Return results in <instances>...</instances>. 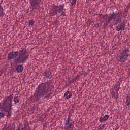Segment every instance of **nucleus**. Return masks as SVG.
<instances>
[{
    "label": "nucleus",
    "instance_id": "nucleus-1",
    "mask_svg": "<svg viewBox=\"0 0 130 130\" xmlns=\"http://www.w3.org/2000/svg\"><path fill=\"white\" fill-rule=\"evenodd\" d=\"M54 90L53 86H50V83L48 82L41 83L36 88L34 95L29 98L30 101H39L40 99H48L52 94L51 91Z\"/></svg>",
    "mask_w": 130,
    "mask_h": 130
},
{
    "label": "nucleus",
    "instance_id": "nucleus-2",
    "mask_svg": "<svg viewBox=\"0 0 130 130\" xmlns=\"http://www.w3.org/2000/svg\"><path fill=\"white\" fill-rule=\"evenodd\" d=\"M27 50L23 48L18 51H12L10 52L7 56L8 60H12L15 64H21L25 63V61L29 58V55H26Z\"/></svg>",
    "mask_w": 130,
    "mask_h": 130
},
{
    "label": "nucleus",
    "instance_id": "nucleus-3",
    "mask_svg": "<svg viewBox=\"0 0 130 130\" xmlns=\"http://www.w3.org/2000/svg\"><path fill=\"white\" fill-rule=\"evenodd\" d=\"M13 100V94L4 98V99L0 103V111L7 112V117L12 115V110L13 109L12 101Z\"/></svg>",
    "mask_w": 130,
    "mask_h": 130
},
{
    "label": "nucleus",
    "instance_id": "nucleus-4",
    "mask_svg": "<svg viewBox=\"0 0 130 130\" xmlns=\"http://www.w3.org/2000/svg\"><path fill=\"white\" fill-rule=\"evenodd\" d=\"M70 3L68 2L64 7V4L60 5H53L52 7L49 11V15L52 17L56 16L57 14H60V17L63 16L66 17L67 13L66 12V9L70 8ZM65 8V9H64Z\"/></svg>",
    "mask_w": 130,
    "mask_h": 130
},
{
    "label": "nucleus",
    "instance_id": "nucleus-5",
    "mask_svg": "<svg viewBox=\"0 0 130 130\" xmlns=\"http://www.w3.org/2000/svg\"><path fill=\"white\" fill-rule=\"evenodd\" d=\"M119 56V61L125 62L127 60V57L129 56V49L127 47L124 48Z\"/></svg>",
    "mask_w": 130,
    "mask_h": 130
},
{
    "label": "nucleus",
    "instance_id": "nucleus-6",
    "mask_svg": "<svg viewBox=\"0 0 130 130\" xmlns=\"http://www.w3.org/2000/svg\"><path fill=\"white\" fill-rule=\"evenodd\" d=\"M71 121V117L68 116L67 119L66 121L64 128L65 130H73L74 122H70Z\"/></svg>",
    "mask_w": 130,
    "mask_h": 130
},
{
    "label": "nucleus",
    "instance_id": "nucleus-7",
    "mask_svg": "<svg viewBox=\"0 0 130 130\" xmlns=\"http://www.w3.org/2000/svg\"><path fill=\"white\" fill-rule=\"evenodd\" d=\"M119 14V11H118V10H115L114 12H113V14H111V16H108V15L107 19L108 23H110L112 20H113L114 22H115L116 17H117Z\"/></svg>",
    "mask_w": 130,
    "mask_h": 130
},
{
    "label": "nucleus",
    "instance_id": "nucleus-8",
    "mask_svg": "<svg viewBox=\"0 0 130 130\" xmlns=\"http://www.w3.org/2000/svg\"><path fill=\"white\" fill-rule=\"evenodd\" d=\"M116 30L118 32H119V31H124L125 30V22H121L120 24L116 26Z\"/></svg>",
    "mask_w": 130,
    "mask_h": 130
},
{
    "label": "nucleus",
    "instance_id": "nucleus-9",
    "mask_svg": "<svg viewBox=\"0 0 130 130\" xmlns=\"http://www.w3.org/2000/svg\"><path fill=\"white\" fill-rule=\"evenodd\" d=\"M29 3L31 7L34 8L39 6V4H40V1L39 0H29Z\"/></svg>",
    "mask_w": 130,
    "mask_h": 130
},
{
    "label": "nucleus",
    "instance_id": "nucleus-10",
    "mask_svg": "<svg viewBox=\"0 0 130 130\" xmlns=\"http://www.w3.org/2000/svg\"><path fill=\"white\" fill-rule=\"evenodd\" d=\"M44 75L46 79H51L52 78V73L49 70H45Z\"/></svg>",
    "mask_w": 130,
    "mask_h": 130
},
{
    "label": "nucleus",
    "instance_id": "nucleus-11",
    "mask_svg": "<svg viewBox=\"0 0 130 130\" xmlns=\"http://www.w3.org/2000/svg\"><path fill=\"white\" fill-rule=\"evenodd\" d=\"M23 70H24V68L23 67V65L17 64L16 66L15 71H16L17 73H23Z\"/></svg>",
    "mask_w": 130,
    "mask_h": 130
},
{
    "label": "nucleus",
    "instance_id": "nucleus-12",
    "mask_svg": "<svg viewBox=\"0 0 130 130\" xmlns=\"http://www.w3.org/2000/svg\"><path fill=\"white\" fill-rule=\"evenodd\" d=\"M72 96H73V94L70 91H67L64 94V97L66 99H70V98H72Z\"/></svg>",
    "mask_w": 130,
    "mask_h": 130
},
{
    "label": "nucleus",
    "instance_id": "nucleus-13",
    "mask_svg": "<svg viewBox=\"0 0 130 130\" xmlns=\"http://www.w3.org/2000/svg\"><path fill=\"white\" fill-rule=\"evenodd\" d=\"M109 118V115H105L104 117H101L100 118V121L101 122H104V121H106L107 119Z\"/></svg>",
    "mask_w": 130,
    "mask_h": 130
},
{
    "label": "nucleus",
    "instance_id": "nucleus-14",
    "mask_svg": "<svg viewBox=\"0 0 130 130\" xmlns=\"http://www.w3.org/2000/svg\"><path fill=\"white\" fill-rule=\"evenodd\" d=\"M118 84H115L114 88L116 89L115 91L116 92V95H118V91H119V89H120V83L119 82Z\"/></svg>",
    "mask_w": 130,
    "mask_h": 130
},
{
    "label": "nucleus",
    "instance_id": "nucleus-15",
    "mask_svg": "<svg viewBox=\"0 0 130 130\" xmlns=\"http://www.w3.org/2000/svg\"><path fill=\"white\" fill-rule=\"evenodd\" d=\"M5 16V13H4V8L2 7V3H0V18H3Z\"/></svg>",
    "mask_w": 130,
    "mask_h": 130
},
{
    "label": "nucleus",
    "instance_id": "nucleus-16",
    "mask_svg": "<svg viewBox=\"0 0 130 130\" xmlns=\"http://www.w3.org/2000/svg\"><path fill=\"white\" fill-rule=\"evenodd\" d=\"M117 17H118V18H116L115 20V25L116 24H118V22H119L120 20H121V18H120V14H119H119L118 16H117Z\"/></svg>",
    "mask_w": 130,
    "mask_h": 130
},
{
    "label": "nucleus",
    "instance_id": "nucleus-17",
    "mask_svg": "<svg viewBox=\"0 0 130 130\" xmlns=\"http://www.w3.org/2000/svg\"><path fill=\"white\" fill-rule=\"evenodd\" d=\"M13 101L15 104H17V103H19V102H20V99L19 98V96L14 97Z\"/></svg>",
    "mask_w": 130,
    "mask_h": 130
},
{
    "label": "nucleus",
    "instance_id": "nucleus-18",
    "mask_svg": "<svg viewBox=\"0 0 130 130\" xmlns=\"http://www.w3.org/2000/svg\"><path fill=\"white\" fill-rule=\"evenodd\" d=\"M108 15L105 14L104 16H102L103 18V23L104 22H108V19H107Z\"/></svg>",
    "mask_w": 130,
    "mask_h": 130
},
{
    "label": "nucleus",
    "instance_id": "nucleus-19",
    "mask_svg": "<svg viewBox=\"0 0 130 130\" xmlns=\"http://www.w3.org/2000/svg\"><path fill=\"white\" fill-rule=\"evenodd\" d=\"M19 126H18V127H20V128H21V129L26 130V125H25V124L23 125L22 123H20Z\"/></svg>",
    "mask_w": 130,
    "mask_h": 130
},
{
    "label": "nucleus",
    "instance_id": "nucleus-20",
    "mask_svg": "<svg viewBox=\"0 0 130 130\" xmlns=\"http://www.w3.org/2000/svg\"><path fill=\"white\" fill-rule=\"evenodd\" d=\"M34 23H35V21H34V20L32 19L28 21V25L29 26H34Z\"/></svg>",
    "mask_w": 130,
    "mask_h": 130
},
{
    "label": "nucleus",
    "instance_id": "nucleus-21",
    "mask_svg": "<svg viewBox=\"0 0 130 130\" xmlns=\"http://www.w3.org/2000/svg\"><path fill=\"white\" fill-rule=\"evenodd\" d=\"M104 24H103V28L104 29H105V28H106V27H107L108 26V24H109L108 22H104Z\"/></svg>",
    "mask_w": 130,
    "mask_h": 130
},
{
    "label": "nucleus",
    "instance_id": "nucleus-22",
    "mask_svg": "<svg viewBox=\"0 0 130 130\" xmlns=\"http://www.w3.org/2000/svg\"><path fill=\"white\" fill-rule=\"evenodd\" d=\"M5 113L2 112H0V119L1 118H3L4 117H5Z\"/></svg>",
    "mask_w": 130,
    "mask_h": 130
},
{
    "label": "nucleus",
    "instance_id": "nucleus-23",
    "mask_svg": "<svg viewBox=\"0 0 130 130\" xmlns=\"http://www.w3.org/2000/svg\"><path fill=\"white\" fill-rule=\"evenodd\" d=\"M76 2H77V0H72V1L71 3L72 7H73V6H74L75 4H76Z\"/></svg>",
    "mask_w": 130,
    "mask_h": 130
},
{
    "label": "nucleus",
    "instance_id": "nucleus-24",
    "mask_svg": "<svg viewBox=\"0 0 130 130\" xmlns=\"http://www.w3.org/2000/svg\"><path fill=\"white\" fill-rule=\"evenodd\" d=\"M5 130H13V127L8 126V127L5 128Z\"/></svg>",
    "mask_w": 130,
    "mask_h": 130
},
{
    "label": "nucleus",
    "instance_id": "nucleus-25",
    "mask_svg": "<svg viewBox=\"0 0 130 130\" xmlns=\"http://www.w3.org/2000/svg\"><path fill=\"white\" fill-rule=\"evenodd\" d=\"M31 111H34V110H36V108H35V107H32V108H31Z\"/></svg>",
    "mask_w": 130,
    "mask_h": 130
},
{
    "label": "nucleus",
    "instance_id": "nucleus-26",
    "mask_svg": "<svg viewBox=\"0 0 130 130\" xmlns=\"http://www.w3.org/2000/svg\"><path fill=\"white\" fill-rule=\"evenodd\" d=\"M80 76H81V75H79V76H76L75 79L76 80H79V79H80Z\"/></svg>",
    "mask_w": 130,
    "mask_h": 130
},
{
    "label": "nucleus",
    "instance_id": "nucleus-27",
    "mask_svg": "<svg viewBox=\"0 0 130 130\" xmlns=\"http://www.w3.org/2000/svg\"><path fill=\"white\" fill-rule=\"evenodd\" d=\"M124 13H128V9H127L126 8H125V9L124 10Z\"/></svg>",
    "mask_w": 130,
    "mask_h": 130
},
{
    "label": "nucleus",
    "instance_id": "nucleus-28",
    "mask_svg": "<svg viewBox=\"0 0 130 130\" xmlns=\"http://www.w3.org/2000/svg\"><path fill=\"white\" fill-rule=\"evenodd\" d=\"M30 12H33L34 11V8H32V6L30 7Z\"/></svg>",
    "mask_w": 130,
    "mask_h": 130
},
{
    "label": "nucleus",
    "instance_id": "nucleus-29",
    "mask_svg": "<svg viewBox=\"0 0 130 130\" xmlns=\"http://www.w3.org/2000/svg\"><path fill=\"white\" fill-rule=\"evenodd\" d=\"M112 98H114V97H115V92H114L112 93Z\"/></svg>",
    "mask_w": 130,
    "mask_h": 130
},
{
    "label": "nucleus",
    "instance_id": "nucleus-30",
    "mask_svg": "<svg viewBox=\"0 0 130 130\" xmlns=\"http://www.w3.org/2000/svg\"><path fill=\"white\" fill-rule=\"evenodd\" d=\"M54 24H57V18L56 20H55L53 22Z\"/></svg>",
    "mask_w": 130,
    "mask_h": 130
},
{
    "label": "nucleus",
    "instance_id": "nucleus-31",
    "mask_svg": "<svg viewBox=\"0 0 130 130\" xmlns=\"http://www.w3.org/2000/svg\"><path fill=\"white\" fill-rule=\"evenodd\" d=\"M4 72H3V70L0 71V77L1 76H2V74Z\"/></svg>",
    "mask_w": 130,
    "mask_h": 130
},
{
    "label": "nucleus",
    "instance_id": "nucleus-32",
    "mask_svg": "<svg viewBox=\"0 0 130 130\" xmlns=\"http://www.w3.org/2000/svg\"><path fill=\"white\" fill-rule=\"evenodd\" d=\"M11 69H12L13 72L15 71V68L14 67L12 68Z\"/></svg>",
    "mask_w": 130,
    "mask_h": 130
},
{
    "label": "nucleus",
    "instance_id": "nucleus-33",
    "mask_svg": "<svg viewBox=\"0 0 130 130\" xmlns=\"http://www.w3.org/2000/svg\"><path fill=\"white\" fill-rule=\"evenodd\" d=\"M129 8H130V6H128L126 7V9H127V10H128V9H129Z\"/></svg>",
    "mask_w": 130,
    "mask_h": 130
},
{
    "label": "nucleus",
    "instance_id": "nucleus-34",
    "mask_svg": "<svg viewBox=\"0 0 130 130\" xmlns=\"http://www.w3.org/2000/svg\"><path fill=\"white\" fill-rule=\"evenodd\" d=\"M98 15L100 16V17H102V16H104V15H102V14H98Z\"/></svg>",
    "mask_w": 130,
    "mask_h": 130
},
{
    "label": "nucleus",
    "instance_id": "nucleus-35",
    "mask_svg": "<svg viewBox=\"0 0 130 130\" xmlns=\"http://www.w3.org/2000/svg\"><path fill=\"white\" fill-rule=\"evenodd\" d=\"M101 19H103V17H102V16H100V21L101 20Z\"/></svg>",
    "mask_w": 130,
    "mask_h": 130
},
{
    "label": "nucleus",
    "instance_id": "nucleus-36",
    "mask_svg": "<svg viewBox=\"0 0 130 130\" xmlns=\"http://www.w3.org/2000/svg\"><path fill=\"white\" fill-rule=\"evenodd\" d=\"M98 27H99V24H97L96 25H95L96 28H98Z\"/></svg>",
    "mask_w": 130,
    "mask_h": 130
},
{
    "label": "nucleus",
    "instance_id": "nucleus-37",
    "mask_svg": "<svg viewBox=\"0 0 130 130\" xmlns=\"http://www.w3.org/2000/svg\"><path fill=\"white\" fill-rule=\"evenodd\" d=\"M126 16H127V13H126L124 17V18H125V17H126Z\"/></svg>",
    "mask_w": 130,
    "mask_h": 130
},
{
    "label": "nucleus",
    "instance_id": "nucleus-38",
    "mask_svg": "<svg viewBox=\"0 0 130 130\" xmlns=\"http://www.w3.org/2000/svg\"><path fill=\"white\" fill-rule=\"evenodd\" d=\"M102 127H104L105 126V124H103V125H102Z\"/></svg>",
    "mask_w": 130,
    "mask_h": 130
},
{
    "label": "nucleus",
    "instance_id": "nucleus-39",
    "mask_svg": "<svg viewBox=\"0 0 130 130\" xmlns=\"http://www.w3.org/2000/svg\"><path fill=\"white\" fill-rule=\"evenodd\" d=\"M16 130H21V129H20V127H18V129H17Z\"/></svg>",
    "mask_w": 130,
    "mask_h": 130
},
{
    "label": "nucleus",
    "instance_id": "nucleus-40",
    "mask_svg": "<svg viewBox=\"0 0 130 130\" xmlns=\"http://www.w3.org/2000/svg\"><path fill=\"white\" fill-rule=\"evenodd\" d=\"M99 130H100V129H102V127H100V128H99Z\"/></svg>",
    "mask_w": 130,
    "mask_h": 130
},
{
    "label": "nucleus",
    "instance_id": "nucleus-41",
    "mask_svg": "<svg viewBox=\"0 0 130 130\" xmlns=\"http://www.w3.org/2000/svg\"><path fill=\"white\" fill-rule=\"evenodd\" d=\"M70 83H74V81H70Z\"/></svg>",
    "mask_w": 130,
    "mask_h": 130
},
{
    "label": "nucleus",
    "instance_id": "nucleus-42",
    "mask_svg": "<svg viewBox=\"0 0 130 130\" xmlns=\"http://www.w3.org/2000/svg\"><path fill=\"white\" fill-rule=\"evenodd\" d=\"M71 110H72V112H74V109H72Z\"/></svg>",
    "mask_w": 130,
    "mask_h": 130
},
{
    "label": "nucleus",
    "instance_id": "nucleus-43",
    "mask_svg": "<svg viewBox=\"0 0 130 130\" xmlns=\"http://www.w3.org/2000/svg\"><path fill=\"white\" fill-rule=\"evenodd\" d=\"M28 11H31V9L29 8V9H28Z\"/></svg>",
    "mask_w": 130,
    "mask_h": 130
},
{
    "label": "nucleus",
    "instance_id": "nucleus-44",
    "mask_svg": "<svg viewBox=\"0 0 130 130\" xmlns=\"http://www.w3.org/2000/svg\"><path fill=\"white\" fill-rule=\"evenodd\" d=\"M2 3H3V0H2V1H1L0 4H2Z\"/></svg>",
    "mask_w": 130,
    "mask_h": 130
},
{
    "label": "nucleus",
    "instance_id": "nucleus-45",
    "mask_svg": "<svg viewBox=\"0 0 130 130\" xmlns=\"http://www.w3.org/2000/svg\"><path fill=\"white\" fill-rule=\"evenodd\" d=\"M118 97V95H117V96H116V99H117V98Z\"/></svg>",
    "mask_w": 130,
    "mask_h": 130
},
{
    "label": "nucleus",
    "instance_id": "nucleus-46",
    "mask_svg": "<svg viewBox=\"0 0 130 130\" xmlns=\"http://www.w3.org/2000/svg\"><path fill=\"white\" fill-rule=\"evenodd\" d=\"M125 13L126 12H124V11L123 15H125Z\"/></svg>",
    "mask_w": 130,
    "mask_h": 130
},
{
    "label": "nucleus",
    "instance_id": "nucleus-47",
    "mask_svg": "<svg viewBox=\"0 0 130 130\" xmlns=\"http://www.w3.org/2000/svg\"><path fill=\"white\" fill-rule=\"evenodd\" d=\"M74 105H73V106H72V108H74Z\"/></svg>",
    "mask_w": 130,
    "mask_h": 130
},
{
    "label": "nucleus",
    "instance_id": "nucleus-48",
    "mask_svg": "<svg viewBox=\"0 0 130 130\" xmlns=\"http://www.w3.org/2000/svg\"><path fill=\"white\" fill-rule=\"evenodd\" d=\"M69 114H71V111L69 112Z\"/></svg>",
    "mask_w": 130,
    "mask_h": 130
},
{
    "label": "nucleus",
    "instance_id": "nucleus-49",
    "mask_svg": "<svg viewBox=\"0 0 130 130\" xmlns=\"http://www.w3.org/2000/svg\"><path fill=\"white\" fill-rule=\"evenodd\" d=\"M120 23H121V20H120Z\"/></svg>",
    "mask_w": 130,
    "mask_h": 130
},
{
    "label": "nucleus",
    "instance_id": "nucleus-50",
    "mask_svg": "<svg viewBox=\"0 0 130 130\" xmlns=\"http://www.w3.org/2000/svg\"><path fill=\"white\" fill-rule=\"evenodd\" d=\"M100 126H101V124H100Z\"/></svg>",
    "mask_w": 130,
    "mask_h": 130
}]
</instances>
